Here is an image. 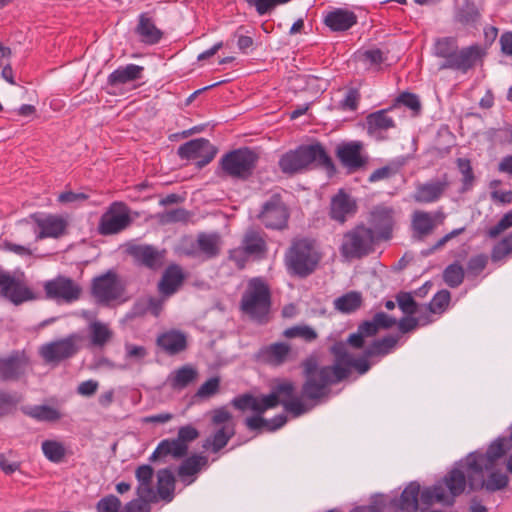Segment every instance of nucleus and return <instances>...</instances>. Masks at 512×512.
Returning a JSON list of instances; mask_svg holds the SVG:
<instances>
[{"mask_svg":"<svg viewBox=\"0 0 512 512\" xmlns=\"http://www.w3.org/2000/svg\"><path fill=\"white\" fill-rule=\"evenodd\" d=\"M330 353L334 356L333 365L319 367L315 355H310L301 363L305 377L301 390L302 398L315 404L328 396L331 384L347 378L352 368L360 374L366 373L370 368L368 357L354 358L347 351L346 343L342 341L335 342L330 348Z\"/></svg>","mask_w":512,"mask_h":512,"instance_id":"1","label":"nucleus"},{"mask_svg":"<svg viewBox=\"0 0 512 512\" xmlns=\"http://www.w3.org/2000/svg\"><path fill=\"white\" fill-rule=\"evenodd\" d=\"M295 385L289 380H283L273 386L272 392L268 395L256 397L251 394H243L232 400V405L240 410H251L263 414L268 409L275 408L281 404L285 411L298 417L307 413L310 408L305 405L301 398L294 396Z\"/></svg>","mask_w":512,"mask_h":512,"instance_id":"2","label":"nucleus"},{"mask_svg":"<svg viewBox=\"0 0 512 512\" xmlns=\"http://www.w3.org/2000/svg\"><path fill=\"white\" fill-rule=\"evenodd\" d=\"M467 484L469 485V478L466 477L465 471L456 466L445 475L442 481L422 490L421 503L426 506L436 503L445 506L453 505L455 498L465 491Z\"/></svg>","mask_w":512,"mask_h":512,"instance_id":"3","label":"nucleus"},{"mask_svg":"<svg viewBox=\"0 0 512 512\" xmlns=\"http://www.w3.org/2000/svg\"><path fill=\"white\" fill-rule=\"evenodd\" d=\"M313 164L324 167L332 166L331 159L319 143L302 145L285 153L279 160V167L285 174L299 173Z\"/></svg>","mask_w":512,"mask_h":512,"instance_id":"4","label":"nucleus"},{"mask_svg":"<svg viewBox=\"0 0 512 512\" xmlns=\"http://www.w3.org/2000/svg\"><path fill=\"white\" fill-rule=\"evenodd\" d=\"M321 260V254L313 241L294 240L285 254V264L290 273L299 277L312 274Z\"/></svg>","mask_w":512,"mask_h":512,"instance_id":"5","label":"nucleus"},{"mask_svg":"<svg viewBox=\"0 0 512 512\" xmlns=\"http://www.w3.org/2000/svg\"><path fill=\"white\" fill-rule=\"evenodd\" d=\"M377 242L373 229L361 223L343 234L339 252L346 260L361 259L374 251Z\"/></svg>","mask_w":512,"mask_h":512,"instance_id":"6","label":"nucleus"},{"mask_svg":"<svg viewBox=\"0 0 512 512\" xmlns=\"http://www.w3.org/2000/svg\"><path fill=\"white\" fill-rule=\"evenodd\" d=\"M243 312L258 322L266 321L270 309V292L267 285L258 278L252 279L242 296Z\"/></svg>","mask_w":512,"mask_h":512,"instance_id":"7","label":"nucleus"},{"mask_svg":"<svg viewBox=\"0 0 512 512\" xmlns=\"http://www.w3.org/2000/svg\"><path fill=\"white\" fill-rule=\"evenodd\" d=\"M258 155L250 148H240L225 154L220 161L222 170L232 178L247 179L252 175Z\"/></svg>","mask_w":512,"mask_h":512,"instance_id":"8","label":"nucleus"},{"mask_svg":"<svg viewBox=\"0 0 512 512\" xmlns=\"http://www.w3.org/2000/svg\"><path fill=\"white\" fill-rule=\"evenodd\" d=\"M131 222L130 210L127 205L122 202H114L101 216L98 229L102 235H113L125 230Z\"/></svg>","mask_w":512,"mask_h":512,"instance_id":"9","label":"nucleus"},{"mask_svg":"<svg viewBox=\"0 0 512 512\" xmlns=\"http://www.w3.org/2000/svg\"><path fill=\"white\" fill-rule=\"evenodd\" d=\"M44 291L48 299L72 303L80 298L82 288L73 279L60 275L46 281Z\"/></svg>","mask_w":512,"mask_h":512,"instance_id":"10","label":"nucleus"},{"mask_svg":"<svg viewBox=\"0 0 512 512\" xmlns=\"http://www.w3.org/2000/svg\"><path fill=\"white\" fill-rule=\"evenodd\" d=\"M484 54V49L478 44L470 45L462 49L458 47L450 59L440 64L439 69H451L465 74L476 66L477 62L482 59Z\"/></svg>","mask_w":512,"mask_h":512,"instance_id":"11","label":"nucleus"},{"mask_svg":"<svg viewBox=\"0 0 512 512\" xmlns=\"http://www.w3.org/2000/svg\"><path fill=\"white\" fill-rule=\"evenodd\" d=\"M289 213L280 195L274 194L264 203L259 219L270 229L281 230L287 226Z\"/></svg>","mask_w":512,"mask_h":512,"instance_id":"12","label":"nucleus"},{"mask_svg":"<svg viewBox=\"0 0 512 512\" xmlns=\"http://www.w3.org/2000/svg\"><path fill=\"white\" fill-rule=\"evenodd\" d=\"M182 159H196L197 166L202 168L210 163L216 155L215 147L204 138L190 140L178 148Z\"/></svg>","mask_w":512,"mask_h":512,"instance_id":"13","label":"nucleus"},{"mask_svg":"<svg viewBox=\"0 0 512 512\" xmlns=\"http://www.w3.org/2000/svg\"><path fill=\"white\" fill-rule=\"evenodd\" d=\"M29 219L36 224V228H33L35 241L58 238L64 234L67 227L65 219L58 215L32 214Z\"/></svg>","mask_w":512,"mask_h":512,"instance_id":"14","label":"nucleus"},{"mask_svg":"<svg viewBox=\"0 0 512 512\" xmlns=\"http://www.w3.org/2000/svg\"><path fill=\"white\" fill-rule=\"evenodd\" d=\"M91 290L97 302L104 304L118 299L122 294L117 276L111 271L95 277L92 281Z\"/></svg>","mask_w":512,"mask_h":512,"instance_id":"15","label":"nucleus"},{"mask_svg":"<svg viewBox=\"0 0 512 512\" xmlns=\"http://www.w3.org/2000/svg\"><path fill=\"white\" fill-rule=\"evenodd\" d=\"M78 335L47 343L40 348V354L46 362H58L72 357L78 351Z\"/></svg>","mask_w":512,"mask_h":512,"instance_id":"16","label":"nucleus"},{"mask_svg":"<svg viewBox=\"0 0 512 512\" xmlns=\"http://www.w3.org/2000/svg\"><path fill=\"white\" fill-rule=\"evenodd\" d=\"M0 287L4 297L18 305L25 301L32 300V291L21 282L17 281L10 274L0 268Z\"/></svg>","mask_w":512,"mask_h":512,"instance_id":"17","label":"nucleus"},{"mask_svg":"<svg viewBox=\"0 0 512 512\" xmlns=\"http://www.w3.org/2000/svg\"><path fill=\"white\" fill-rule=\"evenodd\" d=\"M449 187L446 177L417 184L413 199L417 203L428 204L439 201Z\"/></svg>","mask_w":512,"mask_h":512,"instance_id":"18","label":"nucleus"},{"mask_svg":"<svg viewBox=\"0 0 512 512\" xmlns=\"http://www.w3.org/2000/svg\"><path fill=\"white\" fill-rule=\"evenodd\" d=\"M445 215L442 211L430 213L422 210H416L412 214L411 225L414 232V236L422 240L426 236L430 235L437 226V219L442 222Z\"/></svg>","mask_w":512,"mask_h":512,"instance_id":"19","label":"nucleus"},{"mask_svg":"<svg viewBox=\"0 0 512 512\" xmlns=\"http://www.w3.org/2000/svg\"><path fill=\"white\" fill-rule=\"evenodd\" d=\"M357 211V203L350 195L340 190L331 199L330 217L343 224L348 218L353 217Z\"/></svg>","mask_w":512,"mask_h":512,"instance_id":"20","label":"nucleus"},{"mask_svg":"<svg viewBox=\"0 0 512 512\" xmlns=\"http://www.w3.org/2000/svg\"><path fill=\"white\" fill-rule=\"evenodd\" d=\"M393 209L385 206L375 207L370 215V223L373 231L377 234V240L390 238L393 226Z\"/></svg>","mask_w":512,"mask_h":512,"instance_id":"21","label":"nucleus"},{"mask_svg":"<svg viewBox=\"0 0 512 512\" xmlns=\"http://www.w3.org/2000/svg\"><path fill=\"white\" fill-rule=\"evenodd\" d=\"M156 344L168 355H176L187 348V335L180 330L172 329L161 333Z\"/></svg>","mask_w":512,"mask_h":512,"instance_id":"22","label":"nucleus"},{"mask_svg":"<svg viewBox=\"0 0 512 512\" xmlns=\"http://www.w3.org/2000/svg\"><path fill=\"white\" fill-rule=\"evenodd\" d=\"M27 359L23 354L14 353L7 358L0 359V379L15 380L24 374Z\"/></svg>","mask_w":512,"mask_h":512,"instance_id":"23","label":"nucleus"},{"mask_svg":"<svg viewBox=\"0 0 512 512\" xmlns=\"http://www.w3.org/2000/svg\"><path fill=\"white\" fill-rule=\"evenodd\" d=\"M188 453V446L181 444L176 438L162 440L150 456V461H157L172 457L181 459Z\"/></svg>","mask_w":512,"mask_h":512,"instance_id":"24","label":"nucleus"},{"mask_svg":"<svg viewBox=\"0 0 512 512\" xmlns=\"http://www.w3.org/2000/svg\"><path fill=\"white\" fill-rule=\"evenodd\" d=\"M508 484L509 477L499 470L490 472L486 479L470 477V489L472 490L485 489L488 492H496L505 489Z\"/></svg>","mask_w":512,"mask_h":512,"instance_id":"25","label":"nucleus"},{"mask_svg":"<svg viewBox=\"0 0 512 512\" xmlns=\"http://www.w3.org/2000/svg\"><path fill=\"white\" fill-rule=\"evenodd\" d=\"M361 149L362 145L359 142L346 143L337 148V156L345 167L356 170L365 164Z\"/></svg>","mask_w":512,"mask_h":512,"instance_id":"26","label":"nucleus"},{"mask_svg":"<svg viewBox=\"0 0 512 512\" xmlns=\"http://www.w3.org/2000/svg\"><path fill=\"white\" fill-rule=\"evenodd\" d=\"M291 353V346L288 343L276 342L263 347L259 352V356L266 363L279 366L290 359Z\"/></svg>","mask_w":512,"mask_h":512,"instance_id":"27","label":"nucleus"},{"mask_svg":"<svg viewBox=\"0 0 512 512\" xmlns=\"http://www.w3.org/2000/svg\"><path fill=\"white\" fill-rule=\"evenodd\" d=\"M324 22L332 31H346L357 23V16L349 10L335 9L326 15Z\"/></svg>","mask_w":512,"mask_h":512,"instance_id":"28","label":"nucleus"},{"mask_svg":"<svg viewBox=\"0 0 512 512\" xmlns=\"http://www.w3.org/2000/svg\"><path fill=\"white\" fill-rule=\"evenodd\" d=\"M143 71L144 67L136 64L121 66L108 76V84L111 86H119L140 80L142 78Z\"/></svg>","mask_w":512,"mask_h":512,"instance_id":"29","label":"nucleus"},{"mask_svg":"<svg viewBox=\"0 0 512 512\" xmlns=\"http://www.w3.org/2000/svg\"><path fill=\"white\" fill-rule=\"evenodd\" d=\"M422 490L417 482H411L401 493L396 501V506L401 512H417L421 501Z\"/></svg>","mask_w":512,"mask_h":512,"instance_id":"30","label":"nucleus"},{"mask_svg":"<svg viewBox=\"0 0 512 512\" xmlns=\"http://www.w3.org/2000/svg\"><path fill=\"white\" fill-rule=\"evenodd\" d=\"M136 33L142 42L150 45L158 43L163 36L162 31L156 27L153 19L146 13L140 14Z\"/></svg>","mask_w":512,"mask_h":512,"instance_id":"31","label":"nucleus"},{"mask_svg":"<svg viewBox=\"0 0 512 512\" xmlns=\"http://www.w3.org/2000/svg\"><path fill=\"white\" fill-rule=\"evenodd\" d=\"M207 464V458L201 455H193L185 459L178 468V476L185 485L194 482V476Z\"/></svg>","mask_w":512,"mask_h":512,"instance_id":"32","label":"nucleus"},{"mask_svg":"<svg viewBox=\"0 0 512 512\" xmlns=\"http://www.w3.org/2000/svg\"><path fill=\"white\" fill-rule=\"evenodd\" d=\"M183 280L184 275L181 268L178 266H170L164 272L158 284V289L164 296H170L178 290Z\"/></svg>","mask_w":512,"mask_h":512,"instance_id":"33","label":"nucleus"},{"mask_svg":"<svg viewBox=\"0 0 512 512\" xmlns=\"http://www.w3.org/2000/svg\"><path fill=\"white\" fill-rule=\"evenodd\" d=\"M395 107L389 109L379 110L367 116V128L370 134L386 131L395 127L394 119L389 116V112L393 111Z\"/></svg>","mask_w":512,"mask_h":512,"instance_id":"34","label":"nucleus"},{"mask_svg":"<svg viewBox=\"0 0 512 512\" xmlns=\"http://www.w3.org/2000/svg\"><path fill=\"white\" fill-rule=\"evenodd\" d=\"M461 469L468 473V478H475V475L482 477L483 471L488 470L492 465L489 464L487 458L483 453L473 452L459 465Z\"/></svg>","mask_w":512,"mask_h":512,"instance_id":"35","label":"nucleus"},{"mask_svg":"<svg viewBox=\"0 0 512 512\" xmlns=\"http://www.w3.org/2000/svg\"><path fill=\"white\" fill-rule=\"evenodd\" d=\"M175 477L171 470L161 469L157 473V497L165 502L174 498Z\"/></svg>","mask_w":512,"mask_h":512,"instance_id":"36","label":"nucleus"},{"mask_svg":"<svg viewBox=\"0 0 512 512\" xmlns=\"http://www.w3.org/2000/svg\"><path fill=\"white\" fill-rule=\"evenodd\" d=\"M198 371L191 365H184L173 371L168 377V383L174 390H181L197 379Z\"/></svg>","mask_w":512,"mask_h":512,"instance_id":"37","label":"nucleus"},{"mask_svg":"<svg viewBox=\"0 0 512 512\" xmlns=\"http://www.w3.org/2000/svg\"><path fill=\"white\" fill-rule=\"evenodd\" d=\"M129 252L137 262L149 268L160 265V254L152 246L135 245L129 249Z\"/></svg>","mask_w":512,"mask_h":512,"instance_id":"38","label":"nucleus"},{"mask_svg":"<svg viewBox=\"0 0 512 512\" xmlns=\"http://www.w3.org/2000/svg\"><path fill=\"white\" fill-rule=\"evenodd\" d=\"M235 435V425L228 424L218 427L215 432L206 440L204 447H210L212 452L217 453L224 448L229 440Z\"/></svg>","mask_w":512,"mask_h":512,"instance_id":"39","label":"nucleus"},{"mask_svg":"<svg viewBox=\"0 0 512 512\" xmlns=\"http://www.w3.org/2000/svg\"><path fill=\"white\" fill-rule=\"evenodd\" d=\"M89 334L92 346L99 348L104 347L113 338V331L100 321H92L89 324Z\"/></svg>","mask_w":512,"mask_h":512,"instance_id":"40","label":"nucleus"},{"mask_svg":"<svg viewBox=\"0 0 512 512\" xmlns=\"http://www.w3.org/2000/svg\"><path fill=\"white\" fill-rule=\"evenodd\" d=\"M241 248L247 255L260 256L266 251V243L259 232L249 230L243 237Z\"/></svg>","mask_w":512,"mask_h":512,"instance_id":"41","label":"nucleus"},{"mask_svg":"<svg viewBox=\"0 0 512 512\" xmlns=\"http://www.w3.org/2000/svg\"><path fill=\"white\" fill-rule=\"evenodd\" d=\"M511 449L512 441L510 438L499 437L489 445L486 453L483 454L487 458L489 464L493 466L498 459L504 456Z\"/></svg>","mask_w":512,"mask_h":512,"instance_id":"42","label":"nucleus"},{"mask_svg":"<svg viewBox=\"0 0 512 512\" xmlns=\"http://www.w3.org/2000/svg\"><path fill=\"white\" fill-rule=\"evenodd\" d=\"M398 339V336L390 335L383 337L382 339L375 340L370 346L367 347L364 354L366 357L386 355L393 350L398 342Z\"/></svg>","mask_w":512,"mask_h":512,"instance_id":"43","label":"nucleus"},{"mask_svg":"<svg viewBox=\"0 0 512 512\" xmlns=\"http://www.w3.org/2000/svg\"><path fill=\"white\" fill-rule=\"evenodd\" d=\"M164 301L160 297L144 296L137 301L135 311L140 314L150 313L157 317L162 312Z\"/></svg>","mask_w":512,"mask_h":512,"instance_id":"44","label":"nucleus"},{"mask_svg":"<svg viewBox=\"0 0 512 512\" xmlns=\"http://www.w3.org/2000/svg\"><path fill=\"white\" fill-rule=\"evenodd\" d=\"M25 414L38 421L54 422L61 418V413L47 405H35L25 409Z\"/></svg>","mask_w":512,"mask_h":512,"instance_id":"45","label":"nucleus"},{"mask_svg":"<svg viewBox=\"0 0 512 512\" xmlns=\"http://www.w3.org/2000/svg\"><path fill=\"white\" fill-rule=\"evenodd\" d=\"M41 449L45 457L53 463L62 462L66 455V449L64 444L56 440L43 441Z\"/></svg>","mask_w":512,"mask_h":512,"instance_id":"46","label":"nucleus"},{"mask_svg":"<svg viewBox=\"0 0 512 512\" xmlns=\"http://www.w3.org/2000/svg\"><path fill=\"white\" fill-rule=\"evenodd\" d=\"M200 251L205 254L207 258H212L218 255L220 238L216 234H200L197 239Z\"/></svg>","mask_w":512,"mask_h":512,"instance_id":"47","label":"nucleus"},{"mask_svg":"<svg viewBox=\"0 0 512 512\" xmlns=\"http://www.w3.org/2000/svg\"><path fill=\"white\" fill-rule=\"evenodd\" d=\"M285 338H301L307 343L315 341L318 337L317 332L309 325H295L285 329L282 333Z\"/></svg>","mask_w":512,"mask_h":512,"instance_id":"48","label":"nucleus"},{"mask_svg":"<svg viewBox=\"0 0 512 512\" xmlns=\"http://www.w3.org/2000/svg\"><path fill=\"white\" fill-rule=\"evenodd\" d=\"M458 48V43L454 37H443L436 40L434 44L435 56L447 61L453 56Z\"/></svg>","mask_w":512,"mask_h":512,"instance_id":"49","label":"nucleus"},{"mask_svg":"<svg viewBox=\"0 0 512 512\" xmlns=\"http://www.w3.org/2000/svg\"><path fill=\"white\" fill-rule=\"evenodd\" d=\"M362 297L358 292H349L334 302L335 308L344 313H350L358 309L361 305Z\"/></svg>","mask_w":512,"mask_h":512,"instance_id":"50","label":"nucleus"},{"mask_svg":"<svg viewBox=\"0 0 512 512\" xmlns=\"http://www.w3.org/2000/svg\"><path fill=\"white\" fill-rule=\"evenodd\" d=\"M464 268L459 263L448 265L443 271V280L451 288H457L463 283Z\"/></svg>","mask_w":512,"mask_h":512,"instance_id":"51","label":"nucleus"},{"mask_svg":"<svg viewBox=\"0 0 512 512\" xmlns=\"http://www.w3.org/2000/svg\"><path fill=\"white\" fill-rule=\"evenodd\" d=\"M512 254V233L504 237L496 245L491 252L493 262H498Z\"/></svg>","mask_w":512,"mask_h":512,"instance_id":"52","label":"nucleus"},{"mask_svg":"<svg viewBox=\"0 0 512 512\" xmlns=\"http://www.w3.org/2000/svg\"><path fill=\"white\" fill-rule=\"evenodd\" d=\"M190 217L189 212L184 208L167 210L158 214V219L162 224L186 222Z\"/></svg>","mask_w":512,"mask_h":512,"instance_id":"53","label":"nucleus"},{"mask_svg":"<svg viewBox=\"0 0 512 512\" xmlns=\"http://www.w3.org/2000/svg\"><path fill=\"white\" fill-rule=\"evenodd\" d=\"M457 166H458L460 173L463 176L462 191L470 190L473 186L474 179H475L470 161L468 159L459 158L457 160Z\"/></svg>","mask_w":512,"mask_h":512,"instance_id":"54","label":"nucleus"},{"mask_svg":"<svg viewBox=\"0 0 512 512\" xmlns=\"http://www.w3.org/2000/svg\"><path fill=\"white\" fill-rule=\"evenodd\" d=\"M451 299L448 290H441L434 295L429 303L428 309L430 313H442L449 305Z\"/></svg>","mask_w":512,"mask_h":512,"instance_id":"55","label":"nucleus"},{"mask_svg":"<svg viewBox=\"0 0 512 512\" xmlns=\"http://www.w3.org/2000/svg\"><path fill=\"white\" fill-rule=\"evenodd\" d=\"M21 401V397L16 393H8L0 390V416L9 414Z\"/></svg>","mask_w":512,"mask_h":512,"instance_id":"56","label":"nucleus"},{"mask_svg":"<svg viewBox=\"0 0 512 512\" xmlns=\"http://www.w3.org/2000/svg\"><path fill=\"white\" fill-rule=\"evenodd\" d=\"M431 322L430 316H419L418 318L404 317L398 322V328L402 333L414 330L417 326L427 325Z\"/></svg>","mask_w":512,"mask_h":512,"instance_id":"57","label":"nucleus"},{"mask_svg":"<svg viewBox=\"0 0 512 512\" xmlns=\"http://www.w3.org/2000/svg\"><path fill=\"white\" fill-rule=\"evenodd\" d=\"M512 227V210L505 213L498 223L487 230V236L495 239L501 233Z\"/></svg>","mask_w":512,"mask_h":512,"instance_id":"58","label":"nucleus"},{"mask_svg":"<svg viewBox=\"0 0 512 512\" xmlns=\"http://www.w3.org/2000/svg\"><path fill=\"white\" fill-rule=\"evenodd\" d=\"M459 17L463 23H473L479 19L480 12L473 2L466 1L460 9Z\"/></svg>","mask_w":512,"mask_h":512,"instance_id":"59","label":"nucleus"},{"mask_svg":"<svg viewBox=\"0 0 512 512\" xmlns=\"http://www.w3.org/2000/svg\"><path fill=\"white\" fill-rule=\"evenodd\" d=\"M219 385L220 379L218 377H212L199 387L196 396L199 398H209L218 392Z\"/></svg>","mask_w":512,"mask_h":512,"instance_id":"60","label":"nucleus"},{"mask_svg":"<svg viewBox=\"0 0 512 512\" xmlns=\"http://www.w3.org/2000/svg\"><path fill=\"white\" fill-rule=\"evenodd\" d=\"M488 258L484 254L473 256L467 264L468 275L478 276L486 267Z\"/></svg>","mask_w":512,"mask_h":512,"instance_id":"61","label":"nucleus"},{"mask_svg":"<svg viewBox=\"0 0 512 512\" xmlns=\"http://www.w3.org/2000/svg\"><path fill=\"white\" fill-rule=\"evenodd\" d=\"M121 501L115 495H108L97 503V512H119Z\"/></svg>","mask_w":512,"mask_h":512,"instance_id":"62","label":"nucleus"},{"mask_svg":"<svg viewBox=\"0 0 512 512\" xmlns=\"http://www.w3.org/2000/svg\"><path fill=\"white\" fill-rule=\"evenodd\" d=\"M199 437V431L192 425H185L179 428L176 439L186 446Z\"/></svg>","mask_w":512,"mask_h":512,"instance_id":"63","label":"nucleus"},{"mask_svg":"<svg viewBox=\"0 0 512 512\" xmlns=\"http://www.w3.org/2000/svg\"><path fill=\"white\" fill-rule=\"evenodd\" d=\"M397 302L400 309L408 315H412L417 310V304L411 294L409 293H400L397 296Z\"/></svg>","mask_w":512,"mask_h":512,"instance_id":"64","label":"nucleus"}]
</instances>
